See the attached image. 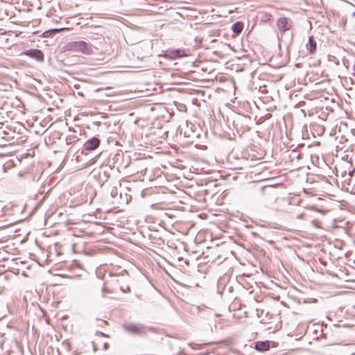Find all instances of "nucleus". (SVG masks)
Segmentation results:
<instances>
[{"label": "nucleus", "mask_w": 355, "mask_h": 355, "mask_svg": "<svg viewBox=\"0 0 355 355\" xmlns=\"http://www.w3.org/2000/svg\"><path fill=\"white\" fill-rule=\"evenodd\" d=\"M67 49L68 51L80 52L85 55L93 53L92 45L83 40L69 42L67 45Z\"/></svg>", "instance_id": "f257e3e1"}, {"label": "nucleus", "mask_w": 355, "mask_h": 355, "mask_svg": "<svg viewBox=\"0 0 355 355\" xmlns=\"http://www.w3.org/2000/svg\"><path fill=\"white\" fill-rule=\"evenodd\" d=\"M126 332L135 335H143L146 334L145 326L141 324L129 323L124 325Z\"/></svg>", "instance_id": "f03ea898"}, {"label": "nucleus", "mask_w": 355, "mask_h": 355, "mask_svg": "<svg viewBox=\"0 0 355 355\" xmlns=\"http://www.w3.org/2000/svg\"><path fill=\"white\" fill-rule=\"evenodd\" d=\"M277 26L281 32L289 31L292 27V22L290 19L282 17L277 19Z\"/></svg>", "instance_id": "7ed1b4c3"}, {"label": "nucleus", "mask_w": 355, "mask_h": 355, "mask_svg": "<svg viewBox=\"0 0 355 355\" xmlns=\"http://www.w3.org/2000/svg\"><path fill=\"white\" fill-rule=\"evenodd\" d=\"M100 144V140L94 137L91 139L87 140L85 144V148L86 150H93L98 147Z\"/></svg>", "instance_id": "20e7f679"}, {"label": "nucleus", "mask_w": 355, "mask_h": 355, "mask_svg": "<svg viewBox=\"0 0 355 355\" xmlns=\"http://www.w3.org/2000/svg\"><path fill=\"white\" fill-rule=\"evenodd\" d=\"M26 54L30 57L35 58L39 61H42L44 59V55L41 51L38 49H32L28 51Z\"/></svg>", "instance_id": "39448f33"}, {"label": "nucleus", "mask_w": 355, "mask_h": 355, "mask_svg": "<svg viewBox=\"0 0 355 355\" xmlns=\"http://www.w3.org/2000/svg\"><path fill=\"white\" fill-rule=\"evenodd\" d=\"M270 343L269 341H257L255 343V349L260 352H264L269 349Z\"/></svg>", "instance_id": "423d86ee"}, {"label": "nucleus", "mask_w": 355, "mask_h": 355, "mask_svg": "<svg viewBox=\"0 0 355 355\" xmlns=\"http://www.w3.org/2000/svg\"><path fill=\"white\" fill-rule=\"evenodd\" d=\"M169 55L172 58H182L187 56V53L184 50L177 49L168 51Z\"/></svg>", "instance_id": "0eeeda50"}, {"label": "nucleus", "mask_w": 355, "mask_h": 355, "mask_svg": "<svg viewBox=\"0 0 355 355\" xmlns=\"http://www.w3.org/2000/svg\"><path fill=\"white\" fill-rule=\"evenodd\" d=\"M103 339L102 336L97 337L92 341V345L94 351L102 349Z\"/></svg>", "instance_id": "6e6552de"}, {"label": "nucleus", "mask_w": 355, "mask_h": 355, "mask_svg": "<svg viewBox=\"0 0 355 355\" xmlns=\"http://www.w3.org/2000/svg\"><path fill=\"white\" fill-rule=\"evenodd\" d=\"M306 49L310 53H314L316 50V42L314 41L313 37H309L308 43L306 45Z\"/></svg>", "instance_id": "1a4fd4ad"}, {"label": "nucleus", "mask_w": 355, "mask_h": 355, "mask_svg": "<svg viewBox=\"0 0 355 355\" xmlns=\"http://www.w3.org/2000/svg\"><path fill=\"white\" fill-rule=\"evenodd\" d=\"M243 28V24L241 21L236 22L232 26V31L234 33L239 34Z\"/></svg>", "instance_id": "9d476101"}, {"label": "nucleus", "mask_w": 355, "mask_h": 355, "mask_svg": "<svg viewBox=\"0 0 355 355\" xmlns=\"http://www.w3.org/2000/svg\"><path fill=\"white\" fill-rule=\"evenodd\" d=\"M67 30H69V28H54V29H51L50 31H46L44 33V34H47L49 32L57 33H60L61 31H67Z\"/></svg>", "instance_id": "9b49d317"}, {"label": "nucleus", "mask_w": 355, "mask_h": 355, "mask_svg": "<svg viewBox=\"0 0 355 355\" xmlns=\"http://www.w3.org/2000/svg\"><path fill=\"white\" fill-rule=\"evenodd\" d=\"M312 224L317 228H321V222L318 219H313L311 221Z\"/></svg>", "instance_id": "f8f14e48"}, {"label": "nucleus", "mask_w": 355, "mask_h": 355, "mask_svg": "<svg viewBox=\"0 0 355 355\" xmlns=\"http://www.w3.org/2000/svg\"><path fill=\"white\" fill-rule=\"evenodd\" d=\"M119 288H120L121 291L123 292H127V291H130V288H129L128 285H127V284L121 285V286H119Z\"/></svg>", "instance_id": "ddd939ff"}, {"label": "nucleus", "mask_w": 355, "mask_h": 355, "mask_svg": "<svg viewBox=\"0 0 355 355\" xmlns=\"http://www.w3.org/2000/svg\"><path fill=\"white\" fill-rule=\"evenodd\" d=\"M109 346H110L109 343L107 342H105L103 340V345L102 349L106 350L109 348Z\"/></svg>", "instance_id": "4468645a"}, {"label": "nucleus", "mask_w": 355, "mask_h": 355, "mask_svg": "<svg viewBox=\"0 0 355 355\" xmlns=\"http://www.w3.org/2000/svg\"><path fill=\"white\" fill-rule=\"evenodd\" d=\"M272 17V15L270 13H265L264 14V18L266 19H270Z\"/></svg>", "instance_id": "2eb2a0df"}, {"label": "nucleus", "mask_w": 355, "mask_h": 355, "mask_svg": "<svg viewBox=\"0 0 355 355\" xmlns=\"http://www.w3.org/2000/svg\"><path fill=\"white\" fill-rule=\"evenodd\" d=\"M304 217H305L304 213H302L297 216V218H300V219H303Z\"/></svg>", "instance_id": "dca6fc26"}, {"label": "nucleus", "mask_w": 355, "mask_h": 355, "mask_svg": "<svg viewBox=\"0 0 355 355\" xmlns=\"http://www.w3.org/2000/svg\"><path fill=\"white\" fill-rule=\"evenodd\" d=\"M221 342H211V343H207V345H213V344H218V343H220ZM205 344H202V345H200V346H202L204 345Z\"/></svg>", "instance_id": "f3484780"}]
</instances>
